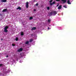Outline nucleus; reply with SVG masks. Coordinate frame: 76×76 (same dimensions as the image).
Masks as SVG:
<instances>
[{"instance_id": "8", "label": "nucleus", "mask_w": 76, "mask_h": 76, "mask_svg": "<svg viewBox=\"0 0 76 76\" xmlns=\"http://www.w3.org/2000/svg\"><path fill=\"white\" fill-rule=\"evenodd\" d=\"M67 3L68 4H71V3L70 2V1L69 0L67 1Z\"/></svg>"}, {"instance_id": "34", "label": "nucleus", "mask_w": 76, "mask_h": 76, "mask_svg": "<svg viewBox=\"0 0 76 76\" xmlns=\"http://www.w3.org/2000/svg\"><path fill=\"white\" fill-rule=\"evenodd\" d=\"M0 15H1V14Z\"/></svg>"}, {"instance_id": "11", "label": "nucleus", "mask_w": 76, "mask_h": 76, "mask_svg": "<svg viewBox=\"0 0 76 76\" xmlns=\"http://www.w3.org/2000/svg\"><path fill=\"white\" fill-rule=\"evenodd\" d=\"M61 1H63L64 3H65V2H66V1H67L66 0H61Z\"/></svg>"}, {"instance_id": "26", "label": "nucleus", "mask_w": 76, "mask_h": 76, "mask_svg": "<svg viewBox=\"0 0 76 76\" xmlns=\"http://www.w3.org/2000/svg\"><path fill=\"white\" fill-rule=\"evenodd\" d=\"M36 6H38V3H37L36 4Z\"/></svg>"}, {"instance_id": "17", "label": "nucleus", "mask_w": 76, "mask_h": 76, "mask_svg": "<svg viewBox=\"0 0 76 76\" xmlns=\"http://www.w3.org/2000/svg\"><path fill=\"white\" fill-rule=\"evenodd\" d=\"M18 39H18V37H16V38H15V40L17 41H18Z\"/></svg>"}, {"instance_id": "20", "label": "nucleus", "mask_w": 76, "mask_h": 76, "mask_svg": "<svg viewBox=\"0 0 76 76\" xmlns=\"http://www.w3.org/2000/svg\"><path fill=\"white\" fill-rule=\"evenodd\" d=\"M3 66V64H0V67H1V66Z\"/></svg>"}, {"instance_id": "23", "label": "nucleus", "mask_w": 76, "mask_h": 76, "mask_svg": "<svg viewBox=\"0 0 76 76\" xmlns=\"http://www.w3.org/2000/svg\"><path fill=\"white\" fill-rule=\"evenodd\" d=\"M47 9L48 10H49L50 9V7H47Z\"/></svg>"}, {"instance_id": "9", "label": "nucleus", "mask_w": 76, "mask_h": 76, "mask_svg": "<svg viewBox=\"0 0 76 76\" xmlns=\"http://www.w3.org/2000/svg\"><path fill=\"white\" fill-rule=\"evenodd\" d=\"M61 5H60V6L58 8V9H61Z\"/></svg>"}, {"instance_id": "15", "label": "nucleus", "mask_w": 76, "mask_h": 76, "mask_svg": "<svg viewBox=\"0 0 76 76\" xmlns=\"http://www.w3.org/2000/svg\"><path fill=\"white\" fill-rule=\"evenodd\" d=\"M33 19V17H30L29 20H32V19Z\"/></svg>"}, {"instance_id": "13", "label": "nucleus", "mask_w": 76, "mask_h": 76, "mask_svg": "<svg viewBox=\"0 0 76 76\" xmlns=\"http://www.w3.org/2000/svg\"><path fill=\"white\" fill-rule=\"evenodd\" d=\"M53 12H51L50 13V16H52L53 15Z\"/></svg>"}, {"instance_id": "16", "label": "nucleus", "mask_w": 76, "mask_h": 76, "mask_svg": "<svg viewBox=\"0 0 76 76\" xmlns=\"http://www.w3.org/2000/svg\"><path fill=\"white\" fill-rule=\"evenodd\" d=\"M50 21H51V20L48 19V22L50 23Z\"/></svg>"}, {"instance_id": "4", "label": "nucleus", "mask_w": 76, "mask_h": 76, "mask_svg": "<svg viewBox=\"0 0 76 76\" xmlns=\"http://www.w3.org/2000/svg\"><path fill=\"white\" fill-rule=\"evenodd\" d=\"M23 50L22 48H20V49L18 50V52H20V51H22Z\"/></svg>"}, {"instance_id": "33", "label": "nucleus", "mask_w": 76, "mask_h": 76, "mask_svg": "<svg viewBox=\"0 0 76 76\" xmlns=\"http://www.w3.org/2000/svg\"><path fill=\"white\" fill-rule=\"evenodd\" d=\"M48 29H49V27L48 28Z\"/></svg>"}, {"instance_id": "12", "label": "nucleus", "mask_w": 76, "mask_h": 76, "mask_svg": "<svg viewBox=\"0 0 76 76\" xmlns=\"http://www.w3.org/2000/svg\"><path fill=\"white\" fill-rule=\"evenodd\" d=\"M24 35V33H23V32H22L21 33V35Z\"/></svg>"}, {"instance_id": "2", "label": "nucleus", "mask_w": 76, "mask_h": 76, "mask_svg": "<svg viewBox=\"0 0 76 76\" xmlns=\"http://www.w3.org/2000/svg\"><path fill=\"white\" fill-rule=\"evenodd\" d=\"M29 3H28V2H27L26 3V7L27 8H28V7L29 6H28Z\"/></svg>"}, {"instance_id": "7", "label": "nucleus", "mask_w": 76, "mask_h": 76, "mask_svg": "<svg viewBox=\"0 0 76 76\" xmlns=\"http://www.w3.org/2000/svg\"><path fill=\"white\" fill-rule=\"evenodd\" d=\"M22 8H21L20 7H18L17 8V10H21Z\"/></svg>"}, {"instance_id": "29", "label": "nucleus", "mask_w": 76, "mask_h": 76, "mask_svg": "<svg viewBox=\"0 0 76 76\" xmlns=\"http://www.w3.org/2000/svg\"><path fill=\"white\" fill-rule=\"evenodd\" d=\"M33 35H34V34H31V36H33Z\"/></svg>"}, {"instance_id": "10", "label": "nucleus", "mask_w": 76, "mask_h": 76, "mask_svg": "<svg viewBox=\"0 0 76 76\" xmlns=\"http://www.w3.org/2000/svg\"><path fill=\"white\" fill-rule=\"evenodd\" d=\"M35 29H36V27H33L31 29V31H33V30H35Z\"/></svg>"}, {"instance_id": "19", "label": "nucleus", "mask_w": 76, "mask_h": 76, "mask_svg": "<svg viewBox=\"0 0 76 76\" xmlns=\"http://www.w3.org/2000/svg\"><path fill=\"white\" fill-rule=\"evenodd\" d=\"M63 7H65V8H67V6H66V5H64Z\"/></svg>"}, {"instance_id": "18", "label": "nucleus", "mask_w": 76, "mask_h": 76, "mask_svg": "<svg viewBox=\"0 0 76 76\" xmlns=\"http://www.w3.org/2000/svg\"><path fill=\"white\" fill-rule=\"evenodd\" d=\"M52 4H56V2L55 1L53 2L52 3Z\"/></svg>"}, {"instance_id": "14", "label": "nucleus", "mask_w": 76, "mask_h": 76, "mask_svg": "<svg viewBox=\"0 0 76 76\" xmlns=\"http://www.w3.org/2000/svg\"><path fill=\"white\" fill-rule=\"evenodd\" d=\"M29 44V41H27L25 42V44Z\"/></svg>"}, {"instance_id": "28", "label": "nucleus", "mask_w": 76, "mask_h": 76, "mask_svg": "<svg viewBox=\"0 0 76 76\" xmlns=\"http://www.w3.org/2000/svg\"><path fill=\"white\" fill-rule=\"evenodd\" d=\"M60 0H56V1H60Z\"/></svg>"}, {"instance_id": "25", "label": "nucleus", "mask_w": 76, "mask_h": 76, "mask_svg": "<svg viewBox=\"0 0 76 76\" xmlns=\"http://www.w3.org/2000/svg\"><path fill=\"white\" fill-rule=\"evenodd\" d=\"M59 5V4H58L56 5V7H58Z\"/></svg>"}, {"instance_id": "22", "label": "nucleus", "mask_w": 76, "mask_h": 76, "mask_svg": "<svg viewBox=\"0 0 76 76\" xmlns=\"http://www.w3.org/2000/svg\"><path fill=\"white\" fill-rule=\"evenodd\" d=\"M53 4V3H50V6H52Z\"/></svg>"}, {"instance_id": "30", "label": "nucleus", "mask_w": 76, "mask_h": 76, "mask_svg": "<svg viewBox=\"0 0 76 76\" xmlns=\"http://www.w3.org/2000/svg\"><path fill=\"white\" fill-rule=\"evenodd\" d=\"M9 57V56L7 55V56L6 57Z\"/></svg>"}, {"instance_id": "3", "label": "nucleus", "mask_w": 76, "mask_h": 76, "mask_svg": "<svg viewBox=\"0 0 76 76\" xmlns=\"http://www.w3.org/2000/svg\"><path fill=\"white\" fill-rule=\"evenodd\" d=\"M53 15H56V14H57V13L56 11H54L53 12Z\"/></svg>"}, {"instance_id": "24", "label": "nucleus", "mask_w": 76, "mask_h": 76, "mask_svg": "<svg viewBox=\"0 0 76 76\" xmlns=\"http://www.w3.org/2000/svg\"><path fill=\"white\" fill-rule=\"evenodd\" d=\"M53 0H51L50 1H49V2H50V3H51L52 2V1H53Z\"/></svg>"}, {"instance_id": "5", "label": "nucleus", "mask_w": 76, "mask_h": 76, "mask_svg": "<svg viewBox=\"0 0 76 76\" xmlns=\"http://www.w3.org/2000/svg\"><path fill=\"white\" fill-rule=\"evenodd\" d=\"M7 10V9H4L2 10V12H6Z\"/></svg>"}, {"instance_id": "31", "label": "nucleus", "mask_w": 76, "mask_h": 76, "mask_svg": "<svg viewBox=\"0 0 76 76\" xmlns=\"http://www.w3.org/2000/svg\"><path fill=\"white\" fill-rule=\"evenodd\" d=\"M34 12H35V11H36V10H35V9H34Z\"/></svg>"}, {"instance_id": "27", "label": "nucleus", "mask_w": 76, "mask_h": 76, "mask_svg": "<svg viewBox=\"0 0 76 76\" xmlns=\"http://www.w3.org/2000/svg\"><path fill=\"white\" fill-rule=\"evenodd\" d=\"M12 46H15V45H14V44H12Z\"/></svg>"}, {"instance_id": "32", "label": "nucleus", "mask_w": 76, "mask_h": 76, "mask_svg": "<svg viewBox=\"0 0 76 76\" xmlns=\"http://www.w3.org/2000/svg\"><path fill=\"white\" fill-rule=\"evenodd\" d=\"M1 40L2 41V40H3V39H1Z\"/></svg>"}, {"instance_id": "6", "label": "nucleus", "mask_w": 76, "mask_h": 76, "mask_svg": "<svg viewBox=\"0 0 76 76\" xmlns=\"http://www.w3.org/2000/svg\"><path fill=\"white\" fill-rule=\"evenodd\" d=\"M1 2H7V0H1Z\"/></svg>"}, {"instance_id": "1", "label": "nucleus", "mask_w": 76, "mask_h": 76, "mask_svg": "<svg viewBox=\"0 0 76 76\" xmlns=\"http://www.w3.org/2000/svg\"><path fill=\"white\" fill-rule=\"evenodd\" d=\"M9 28V27L8 26H6L5 27V28H4V32H8V31H7V29Z\"/></svg>"}, {"instance_id": "21", "label": "nucleus", "mask_w": 76, "mask_h": 76, "mask_svg": "<svg viewBox=\"0 0 76 76\" xmlns=\"http://www.w3.org/2000/svg\"><path fill=\"white\" fill-rule=\"evenodd\" d=\"M32 41H33V40L32 39H31L30 40V42H32Z\"/></svg>"}]
</instances>
